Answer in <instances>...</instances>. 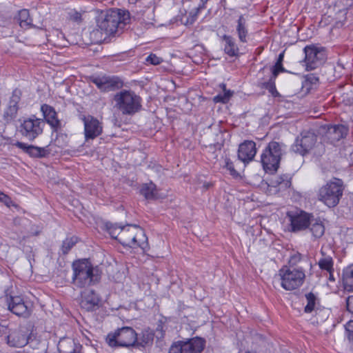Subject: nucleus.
I'll return each mask as SVG.
<instances>
[{
  "mask_svg": "<svg viewBox=\"0 0 353 353\" xmlns=\"http://www.w3.org/2000/svg\"><path fill=\"white\" fill-rule=\"evenodd\" d=\"M93 12L96 14L98 28L108 36H115L129 20V13L119 9L94 10Z\"/></svg>",
  "mask_w": 353,
  "mask_h": 353,
  "instance_id": "1",
  "label": "nucleus"
},
{
  "mask_svg": "<svg viewBox=\"0 0 353 353\" xmlns=\"http://www.w3.org/2000/svg\"><path fill=\"white\" fill-rule=\"evenodd\" d=\"M73 283L75 286L79 288H84L88 285V259H84L77 260L72 263ZM80 305L83 312H88V298L85 290L81 292Z\"/></svg>",
  "mask_w": 353,
  "mask_h": 353,
  "instance_id": "2",
  "label": "nucleus"
},
{
  "mask_svg": "<svg viewBox=\"0 0 353 353\" xmlns=\"http://www.w3.org/2000/svg\"><path fill=\"white\" fill-rule=\"evenodd\" d=\"M285 145L277 141H271L261 155V163L266 172L274 173L279 168L281 157L285 154Z\"/></svg>",
  "mask_w": 353,
  "mask_h": 353,
  "instance_id": "3",
  "label": "nucleus"
},
{
  "mask_svg": "<svg viewBox=\"0 0 353 353\" xmlns=\"http://www.w3.org/2000/svg\"><path fill=\"white\" fill-rule=\"evenodd\" d=\"M119 242L124 247L141 248L145 250L148 246V237L143 230L137 225H127L123 228Z\"/></svg>",
  "mask_w": 353,
  "mask_h": 353,
  "instance_id": "4",
  "label": "nucleus"
},
{
  "mask_svg": "<svg viewBox=\"0 0 353 353\" xmlns=\"http://www.w3.org/2000/svg\"><path fill=\"white\" fill-rule=\"evenodd\" d=\"M343 189V181L334 178L319 190L318 199L329 208L334 207L339 203Z\"/></svg>",
  "mask_w": 353,
  "mask_h": 353,
  "instance_id": "5",
  "label": "nucleus"
},
{
  "mask_svg": "<svg viewBox=\"0 0 353 353\" xmlns=\"http://www.w3.org/2000/svg\"><path fill=\"white\" fill-rule=\"evenodd\" d=\"M115 106L124 115H133L141 109V98L130 90H122L114 97Z\"/></svg>",
  "mask_w": 353,
  "mask_h": 353,
  "instance_id": "6",
  "label": "nucleus"
},
{
  "mask_svg": "<svg viewBox=\"0 0 353 353\" xmlns=\"http://www.w3.org/2000/svg\"><path fill=\"white\" fill-rule=\"evenodd\" d=\"M137 341V334L130 327L119 328L114 332L109 333L106 337L107 343L112 347L133 346Z\"/></svg>",
  "mask_w": 353,
  "mask_h": 353,
  "instance_id": "7",
  "label": "nucleus"
},
{
  "mask_svg": "<svg viewBox=\"0 0 353 353\" xmlns=\"http://www.w3.org/2000/svg\"><path fill=\"white\" fill-rule=\"evenodd\" d=\"M281 285L285 290H294L300 288L305 279V270L281 268L279 270Z\"/></svg>",
  "mask_w": 353,
  "mask_h": 353,
  "instance_id": "8",
  "label": "nucleus"
},
{
  "mask_svg": "<svg viewBox=\"0 0 353 353\" xmlns=\"http://www.w3.org/2000/svg\"><path fill=\"white\" fill-rule=\"evenodd\" d=\"M45 121L33 116L25 119L19 125V132L29 141H34L43 131Z\"/></svg>",
  "mask_w": 353,
  "mask_h": 353,
  "instance_id": "9",
  "label": "nucleus"
},
{
  "mask_svg": "<svg viewBox=\"0 0 353 353\" xmlns=\"http://www.w3.org/2000/svg\"><path fill=\"white\" fill-rule=\"evenodd\" d=\"M12 287L4 290L8 309L19 316L28 318L31 314V310L23 299L20 296H13Z\"/></svg>",
  "mask_w": 353,
  "mask_h": 353,
  "instance_id": "10",
  "label": "nucleus"
},
{
  "mask_svg": "<svg viewBox=\"0 0 353 353\" xmlns=\"http://www.w3.org/2000/svg\"><path fill=\"white\" fill-rule=\"evenodd\" d=\"M205 341L200 337H194L186 341H178L172 344L168 353H201Z\"/></svg>",
  "mask_w": 353,
  "mask_h": 353,
  "instance_id": "11",
  "label": "nucleus"
},
{
  "mask_svg": "<svg viewBox=\"0 0 353 353\" xmlns=\"http://www.w3.org/2000/svg\"><path fill=\"white\" fill-rule=\"evenodd\" d=\"M316 141L317 136L313 132H303L300 137L295 139L291 146V150L296 154L305 156L314 148Z\"/></svg>",
  "mask_w": 353,
  "mask_h": 353,
  "instance_id": "12",
  "label": "nucleus"
},
{
  "mask_svg": "<svg viewBox=\"0 0 353 353\" xmlns=\"http://www.w3.org/2000/svg\"><path fill=\"white\" fill-rule=\"evenodd\" d=\"M305 67L307 70H312L321 65L326 59L325 52L323 48L314 45L304 48Z\"/></svg>",
  "mask_w": 353,
  "mask_h": 353,
  "instance_id": "13",
  "label": "nucleus"
},
{
  "mask_svg": "<svg viewBox=\"0 0 353 353\" xmlns=\"http://www.w3.org/2000/svg\"><path fill=\"white\" fill-rule=\"evenodd\" d=\"M287 216L290 222L291 231L296 232L309 227L312 214L303 210H296L288 212Z\"/></svg>",
  "mask_w": 353,
  "mask_h": 353,
  "instance_id": "14",
  "label": "nucleus"
},
{
  "mask_svg": "<svg viewBox=\"0 0 353 353\" xmlns=\"http://www.w3.org/2000/svg\"><path fill=\"white\" fill-rule=\"evenodd\" d=\"M28 330L23 326H19L15 328L9 329V334L7 336V344L12 347H23L28 343Z\"/></svg>",
  "mask_w": 353,
  "mask_h": 353,
  "instance_id": "15",
  "label": "nucleus"
},
{
  "mask_svg": "<svg viewBox=\"0 0 353 353\" xmlns=\"http://www.w3.org/2000/svg\"><path fill=\"white\" fill-rule=\"evenodd\" d=\"M22 92L16 88L13 90L8 105L3 110V119L6 123H10L15 119L19 110V103L21 101Z\"/></svg>",
  "mask_w": 353,
  "mask_h": 353,
  "instance_id": "16",
  "label": "nucleus"
},
{
  "mask_svg": "<svg viewBox=\"0 0 353 353\" xmlns=\"http://www.w3.org/2000/svg\"><path fill=\"white\" fill-rule=\"evenodd\" d=\"M93 82L102 91H111L120 89L123 85V81L118 77H90Z\"/></svg>",
  "mask_w": 353,
  "mask_h": 353,
  "instance_id": "17",
  "label": "nucleus"
},
{
  "mask_svg": "<svg viewBox=\"0 0 353 353\" xmlns=\"http://www.w3.org/2000/svg\"><path fill=\"white\" fill-rule=\"evenodd\" d=\"M256 154V143L253 141L246 140L239 145L238 159L243 163V167H245L254 159Z\"/></svg>",
  "mask_w": 353,
  "mask_h": 353,
  "instance_id": "18",
  "label": "nucleus"
},
{
  "mask_svg": "<svg viewBox=\"0 0 353 353\" xmlns=\"http://www.w3.org/2000/svg\"><path fill=\"white\" fill-rule=\"evenodd\" d=\"M14 145L34 158L46 157L50 154L48 146L41 148L33 145H28L20 141H17Z\"/></svg>",
  "mask_w": 353,
  "mask_h": 353,
  "instance_id": "19",
  "label": "nucleus"
},
{
  "mask_svg": "<svg viewBox=\"0 0 353 353\" xmlns=\"http://www.w3.org/2000/svg\"><path fill=\"white\" fill-rule=\"evenodd\" d=\"M41 111L46 122L55 130L61 128V122L57 118L54 108L48 104L41 106Z\"/></svg>",
  "mask_w": 353,
  "mask_h": 353,
  "instance_id": "20",
  "label": "nucleus"
},
{
  "mask_svg": "<svg viewBox=\"0 0 353 353\" xmlns=\"http://www.w3.org/2000/svg\"><path fill=\"white\" fill-rule=\"evenodd\" d=\"M349 132V128L347 125L339 124L333 125L328 128L327 137L330 142L334 143L345 138Z\"/></svg>",
  "mask_w": 353,
  "mask_h": 353,
  "instance_id": "21",
  "label": "nucleus"
},
{
  "mask_svg": "<svg viewBox=\"0 0 353 353\" xmlns=\"http://www.w3.org/2000/svg\"><path fill=\"white\" fill-rule=\"evenodd\" d=\"M221 40L223 43V51L226 54L230 57L239 56V48L234 38L230 35L223 34L221 37Z\"/></svg>",
  "mask_w": 353,
  "mask_h": 353,
  "instance_id": "22",
  "label": "nucleus"
},
{
  "mask_svg": "<svg viewBox=\"0 0 353 353\" xmlns=\"http://www.w3.org/2000/svg\"><path fill=\"white\" fill-rule=\"evenodd\" d=\"M309 265H310L309 261L301 254L297 252L292 255L288 261V265H284L282 268L305 270V268Z\"/></svg>",
  "mask_w": 353,
  "mask_h": 353,
  "instance_id": "23",
  "label": "nucleus"
},
{
  "mask_svg": "<svg viewBox=\"0 0 353 353\" xmlns=\"http://www.w3.org/2000/svg\"><path fill=\"white\" fill-rule=\"evenodd\" d=\"M291 176L288 174H283L272 177L270 185L277 188L279 190H284L291 185Z\"/></svg>",
  "mask_w": 353,
  "mask_h": 353,
  "instance_id": "24",
  "label": "nucleus"
},
{
  "mask_svg": "<svg viewBox=\"0 0 353 353\" xmlns=\"http://www.w3.org/2000/svg\"><path fill=\"white\" fill-rule=\"evenodd\" d=\"M236 23V31L239 41L242 43H247L248 37L247 19L241 14L239 16Z\"/></svg>",
  "mask_w": 353,
  "mask_h": 353,
  "instance_id": "25",
  "label": "nucleus"
},
{
  "mask_svg": "<svg viewBox=\"0 0 353 353\" xmlns=\"http://www.w3.org/2000/svg\"><path fill=\"white\" fill-rule=\"evenodd\" d=\"M308 228L314 239L321 238L325 233L323 222L319 218L314 219L313 215Z\"/></svg>",
  "mask_w": 353,
  "mask_h": 353,
  "instance_id": "26",
  "label": "nucleus"
},
{
  "mask_svg": "<svg viewBox=\"0 0 353 353\" xmlns=\"http://www.w3.org/2000/svg\"><path fill=\"white\" fill-rule=\"evenodd\" d=\"M321 257L318 261L319 268L322 271L330 272L334 271V260L332 256L326 254L323 249L321 250Z\"/></svg>",
  "mask_w": 353,
  "mask_h": 353,
  "instance_id": "27",
  "label": "nucleus"
},
{
  "mask_svg": "<svg viewBox=\"0 0 353 353\" xmlns=\"http://www.w3.org/2000/svg\"><path fill=\"white\" fill-rule=\"evenodd\" d=\"M343 284L348 292L353 291V264L346 267L343 271Z\"/></svg>",
  "mask_w": 353,
  "mask_h": 353,
  "instance_id": "28",
  "label": "nucleus"
},
{
  "mask_svg": "<svg viewBox=\"0 0 353 353\" xmlns=\"http://www.w3.org/2000/svg\"><path fill=\"white\" fill-rule=\"evenodd\" d=\"M17 21L19 23V26L23 28L27 29L32 26V20L30 17L29 10L27 9H22L19 11L17 15Z\"/></svg>",
  "mask_w": 353,
  "mask_h": 353,
  "instance_id": "29",
  "label": "nucleus"
},
{
  "mask_svg": "<svg viewBox=\"0 0 353 353\" xmlns=\"http://www.w3.org/2000/svg\"><path fill=\"white\" fill-rule=\"evenodd\" d=\"M140 193L146 199H153L156 198L157 194L156 185L152 182L143 184L140 189Z\"/></svg>",
  "mask_w": 353,
  "mask_h": 353,
  "instance_id": "30",
  "label": "nucleus"
},
{
  "mask_svg": "<svg viewBox=\"0 0 353 353\" xmlns=\"http://www.w3.org/2000/svg\"><path fill=\"white\" fill-rule=\"evenodd\" d=\"M74 347L75 343L70 339H61L58 345V349L61 353H78Z\"/></svg>",
  "mask_w": 353,
  "mask_h": 353,
  "instance_id": "31",
  "label": "nucleus"
},
{
  "mask_svg": "<svg viewBox=\"0 0 353 353\" xmlns=\"http://www.w3.org/2000/svg\"><path fill=\"white\" fill-rule=\"evenodd\" d=\"M305 299L307 304L305 306L304 312L305 313H311L313 311H316V305L318 303L316 296L312 292H309L305 294Z\"/></svg>",
  "mask_w": 353,
  "mask_h": 353,
  "instance_id": "32",
  "label": "nucleus"
},
{
  "mask_svg": "<svg viewBox=\"0 0 353 353\" xmlns=\"http://www.w3.org/2000/svg\"><path fill=\"white\" fill-rule=\"evenodd\" d=\"M103 127L101 123L96 119H90V139H94L101 134Z\"/></svg>",
  "mask_w": 353,
  "mask_h": 353,
  "instance_id": "33",
  "label": "nucleus"
},
{
  "mask_svg": "<svg viewBox=\"0 0 353 353\" xmlns=\"http://www.w3.org/2000/svg\"><path fill=\"white\" fill-rule=\"evenodd\" d=\"M219 86L221 88H222L223 93L219 94L216 96H215L213 99V101L215 103H225L230 100V99L232 96L233 92L230 90L226 89V85L225 83H221Z\"/></svg>",
  "mask_w": 353,
  "mask_h": 353,
  "instance_id": "34",
  "label": "nucleus"
},
{
  "mask_svg": "<svg viewBox=\"0 0 353 353\" xmlns=\"http://www.w3.org/2000/svg\"><path fill=\"white\" fill-rule=\"evenodd\" d=\"M79 241L78 237L72 236L66 238L62 243L61 250L63 254H67L70 250Z\"/></svg>",
  "mask_w": 353,
  "mask_h": 353,
  "instance_id": "35",
  "label": "nucleus"
},
{
  "mask_svg": "<svg viewBox=\"0 0 353 353\" xmlns=\"http://www.w3.org/2000/svg\"><path fill=\"white\" fill-rule=\"evenodd\" d=\"M276 79V77H274V76L272 75L268 81L263 82L261 85V88L268 90L269 92L271 93L272 95L274 97L279 95V93L276 90L275 85Z\"/></svg>",
  "mask_w": 353,
  "mask_h": 353,
  "instance_id": "36",
  "label": "nucleus"
},
{
  "mask_svg": "<svg viewBox=\"0 0 353 353\" xmlns=\"http://www.w3.org/2000/svg\"><path fill=\"white\" fill-rule=\"evenodd\" d=\"M102 274V268L99 265L92 266L90 263V283H98Z\"/></svg>",
  "mask_w": 353,
  "mask_h": 353,
  "instance_id": "37",
  "label": "nucleus"
},
{
  "mask_svg": "<svg viewBox=\"0 0 353 353\" xmlns=\"http://www.w3.org/2000/svg\"><path fill=\"white\" fill-rule=\"evenodd\" d=\"M283 57L284 52L279 54L276 63L272 68V75H273L274 77H277L280 72H285V70L283 66Z\"/></svg>",
  "mask_w": 353,
  "mask_h": 353,
  "instance_id": "38",
  "label": "nucleus"
},
{
  "mask_svg": "<svg viewBox=\"0 0 353 353\" xmlns=\"http://www.w3.org/2000/svg\"><path fill=\"white\" fill-rule=\"evenodd\" d=\"M236 167L239 168L237 164L236 165ZM223 168H226L230 172V174L233 178H238L240 176L239 172L235 169L234 162L231 161L230 158H225Z\"/></svg>",
  "mask_w": 353,
  "mask_h": 353,
  "instance_id": "39",
  "label": "nucleus"
},
{
  "mask_svg": "<svg viewBox=\"0 0 353 353\" xmlns=\"http://www.w3.org/2000/svg\"><path fill=\"white\" fill-rule=\"evenodd\" d=\"M107 229L110 234V235L112 236V238L117 239L118 241H119V236L121 234V232L123 231V228H124V226H121V225L117 224H107Z\"/></svg>",
  "mask_w": 353,
  "mask_h": 353,
  "instance_id": "40",
  "label": "nucleus"
},
{
  "mask_svg": "<svg viewBox=\"0 0 353 353\" xmlns=\"http://www.w3.org/2000/svg\"><path fill=\"white\" fill-rule=\"evenodd\" d=\"M77 110L78 112L79 118L83 121L84 124V135L86 141L88 140V120L85 116V112L84 108L80 105L77 106Z\"/></svg>",
  "mask_w": 353,
  "mask_h": 353,
  "instance_id": "41",
  "label": "nucleus"
},
{
  "mask_svg": "<svg viewBox=\"0 0 353 353\" xmlns=\"http://www.w3.org/2000/svg\"><path fill=\"white\" fill-rule=\"evenodd\" d=\"M154 339V334L148 332H143L141 337L137 341V345L145 347L152 344Z\"/></svg>",
  "mask_w": 353,
  "mask_h": 353,
  "instance_id": "42",
  "label": "nucleus"
},
{
  "mask_svg": "<svg viewBox=\"0 0 353 353\" xmlns=\"http://www.w3.org/2000/svg\"><path fill=\"white\" fill-rule=\"evenodd\" d=\"M102 305L101 297L93 290L90 291V310L91 306L94 307H99Z\"/></svg>",
  "mask_w": 353,
  "mask_h": 353,
  "instance_id": "43",
  "label": "nucleus"
},
{
  "mask_svg": "<svg viewBox=\"0 0 353 353\" xmlns=\"http://www.w3.org/2000/svg\"><path fill=\"white\" fill-rule=\"evenodd\" d=\"M348 340L353 343V320L349 321L345 325Z\"/></svg>",
  "mask_w": 353,
  "mask_h": 353,
  "instance_id": "44",
  "label": "nucleus"
},
{
  "mask_svg": "<svg viewBox=\"0 0 353 353\" xmlns=\"http://www.w3.org/2000/svg\"><path fill=\"white\" fill-rule=\"evenodd\" d=\"M146 61L152 65H159L161 63L162 59L156 54H151L146 58Z\"/></svg>",
  "mask_w": 353,
  "mask_h": 353,
  "instance_id": "45",
  "label": "nucleus"
},
{
  "mask_svg": "<svg viewBox=\"0 0 353 353\" xmlns=\"http://www.w3.org/2000/svg\"><path fill=\"white\" fill-rule=\"evenodd\" d=\"M0 201L3 203L6 206L10 207L12 205L11 199L3 192L0 194Z\"/></svg>",
  "mask_w": 353,
  "mask_h": 353,
  "instance_id": "46",
  "label": "nucleus"
},
{
  "mask_svg": "<svg viewBox=\"0 0 353 353\" xmlns=\"http://www.w3.org/2000/svg\"><path fill=\"white\" fill-rule=\"evenodd\" d=\"M70 19L79 23L82 21L81 14L76 11L72 12L70 13Z\"/></svg>",
  "mask_w": 353,
  "mask_h": 353,
  "instance_id": "47",
  "label": "nucleus"
},
{
  "mask_svg": "<svg viewBox=\"0 0 353 353\" xmlns=\"http://www.w3.org/2000/svg\"><path fill=\"white\" fill-rule=\"evenodd\" d=\"M346 307L348 312L353 314V295L346 299Z\"/></svg>",
  "mask_w": 353,
  "mask_h": 353,
  "instance_id": "48",
  "label": "nucleus"
},
{
  "mask_svg": "<svg viewBox=\"0 0 353 353\" xmlns=\"http://www.w3.org/2000/svg\"><path fill=\"white\" fill-rule=\"evenodd\" d=\"M28 222V220L23 218H15L13 221V223L14 225H25L26 223Z\"/></svg>",
  "mask_w": 353,
  "mask_h": 353,
  "instance_id": "49",
  "label": "nucleus"
},
{
  "mask_svg": "<svg viewBox=\"0 0 353 353\" xmlns=\"http://www.w3.org/2000/svg\"><path fill=\"white\" fill-rule=\"evenodd\" d=\"M305 78L312 84H316L319 81V78L313 74L306 75Z\"/></svg>",
  "mask_w": 353,
  "mask_h": 353,
  "instance_id": "50",
  "label": "nucleus"
},
{
  "mask_svg": "<svg viewBox=\"0 0 353 353\" xmlns=\"http://www.w3.org/2000/svg\"><path fill=\"white\" fill-rule=\"evenodd\" d=\"M8 330V327L7 325L0 324V334H6Z\"/></svg>",
  "mask_w": 353,
  "mask_h": 353,
  "instance_id": "51",
  "label": "nucleus"
},
{
  "mask_svg": "<svg viewBox=\"0 0 353 353\" xmlns=\"http://www.w3.org/2000/svg\"><path fill=\"white\" fill-rule=\"evenodd\" d=\"M329 273L328 280L330 281L334 282L335 281V278L334 276V271L327 272Z\"/></svg>",
  "mask_w": 353,
  "mask_h": 353,
  "instance_id": "52",
  "label": "nucleus"
},
{
  "mask_svg": "<svg viewBox=\"0 0 353 353\" xmlns=\"http://www.w3.org/2000/svg\"><path fill=\"white\" fill-rule=\"evenodd\" d=\"M0 353H3L2 351L0 350Z\"/></svg>",
  "mask_w": 353,
  "mask_h": 353,
  "instance_id": "53",
  "label": "nucleus"
}]
</instances>
